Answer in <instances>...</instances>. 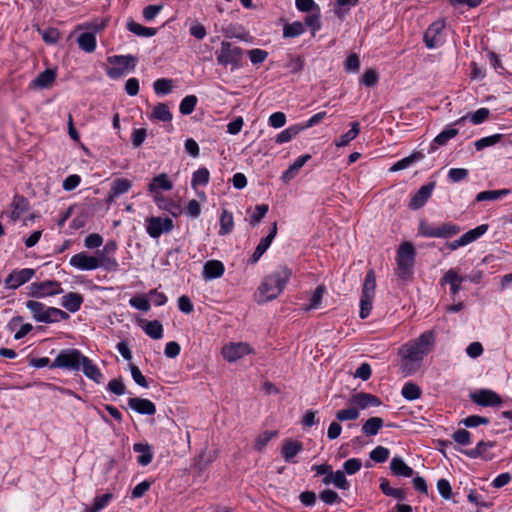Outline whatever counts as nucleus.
<instances>
[{
	"label": "nucleus",
	"instance_id": "nucleus-4",
	"mask_svg": "<svg viewBox=\"0 0 512 512\" xmlns=\"http://www.w3.org/2000/svg\"><path fill=\"white\" fill-rule=\"evenodd\" d=\"M461 227L452 222L433 224L422 219L418 226V235L427 238L449 239L460 233Z\"/></svg>",
	"mask_w": 512,
	"mask_h": 512
},
{
	"label": "nucleus",
	"instance_id": "nucleus-29",
	"mask_svg": "<svg viewBox=\"0 0 512 512\" xmlns=\"http://www.w3.org/2000/svg\"><path fill=\"white\" fill-rule=\"evenodd\" d=\"M345 472L343 470H336L331 472L329 477H324L322 483L324 485L333 484L336 488L340 490H348L350 488V483L345 476Z\"/></svg>",
	"mask_w": 512,
	"mask_h": 512
},
{
	"label": "nucleus",
	"instance_id": "nucleus-23",
	"mask_svg": "<svg viewBox=\"0 0 512 512\" xmlns=\"http://www.w3.org/2000/svg\"><path fill=\"white\" fill-rule=\"evenodd\" d=\"M128 406L131 410L141 415H154L156 413V406L149 399L140 397L129 398Z\"/></svg>",
	"mask_w": 512,
	"mask_h": 512
},
{
	"label": "nucleus",
	"instance_id": "nucleus-19",
	"mask_svg": "<svg viewBox=\"0 0 512 512\" xmlns=\"http://www.w3.org/2000/svg\"><path fill=\"white\" fill-rule=\"evenodd\" d=\"M496 445V442L495 441H484V440H481L477 443L476 447L473 448V449H460L459 451L464 454L465 456H467L468 458H471V459H477V458H481V459H484L485 461H490L493 459V455L492 454H488L486 452V450L488 448H493L495 447Z\"/></svg>",
	"mask_w": 512,
	"mask_h": 512
},
{
	"label": "nucleus",
	"instance_id": "nucleus-48",
	"mask_svg": "<svg viewBox=\"0 0 512 512\" xmlns=\"http://www.w3.org/2000/svg\"><path fill=\"white\" fill-rule=\"evenodd\" d=\"M132 187V181L127 178H116L111 184L113 196H120L127 193Z\"/></svg>",
	"mask_w": 512,
	"mask_h": 512
},
{
	"label": "nucleus",
	"instance_id": "nucleus-8",
	"mask_svg": "<svg viewBox=\"0 0 512 512\" xmlns=\"http://www.w3.org/2000/svg\"><path fill=\"white\" fill-rule=\"evenodd\" d=\"M296 8L301 12H307L305 24L310 29L312 36L322 27L321 12L314 0H295Z\"/></svg>",
	"mask_w": 512,
	"mask_h": 512
},
{
	"label": "nucleus",
	"instance_id": "nucleus-63",
	"mask_svg": "<svg viewBox=\"0 0 512 512\" xmlns=\"http://www.w3.org/2000/svg\"><path fill=\"white\" fill-rule=\"evenodd\" d=\"M379 81V75L374 69H367L363 73L360 82L366 87H373Z\"/></svg>",
	"mask_w": 512,
	"mask_h": 512
},
{
	"label": "nucleus",
	"instance_id": "nucleus-25",
	"mask_svg": "<svg viewBox=\"0 0 512 512\" xmlns=\"http://www.w3.org/2000/svg\"><path fill=\"white\" fill-rule=\"evenodd\" d=\"M224 264L219 260H209L203 266L202 276L205 280H213L223 276Z\"/></svg>",
	"mask_w": 512,
	"mask_h": 512
},
{
	"label": "nucleus",
	"instance_id": "nucleus-59",
	"mask_svg": "<svg viewBox=\"0 0 512 512\" xmlns=\"http://www.w3.org/2000/svg\"><path fill=\"white\" fill-rule=\"evenodd\" d=\"M390 455V450L384 446H377L374 448L369 456L371 460H373L376 463H384L388 460Z\"/></svg>",
	"mask_w": 512,
	"mask_h": 512
},
{
	"label": "nucleus",
	"instance_id": "nucleus-27",
	"mask_svg": "<svg viewBox=\"0 0 512 512\" xmlns=\"http://www.w3.org/2000/svg\"><path fill=\"white\" fill-rule=\"evenodd\" d=\"M391 473L397 477H412L414 470L400 456H394L390 462Z\"/></svg>",
	"mask_w": 512,
	"mask_h": 512
},
{
	"label": "nucleus",
	"instance_id": "nucleus-26",
	"mask_svg": "<svg viewBox=\"0 0 512 512\" xmlns=\"http://www.w3.org/2000/svg\"><path fill=\"white\" fill-rule=\"evenodd\" d=\"M490 115V110L488 108L482 107L476 110L473 113H468L456 121H454V125H463L467 119H469L474 125H479L484 123Z\"/></svg>",
	"mask_w": 512,
	"mask_h": 512
},
{
	"label": "nucleus",
	"instance_id": "nucleus-12",
	"mask_svg": "<svg viewBox=\"0 0 512 512\" xmlns=\"http://www.w3.org/2000/svg\"><path fill=\"white\" fill-rule=\"evenodd\" d=\"M146 232L154 239L159 238L163 233H169L173 227V221L169 217H155L151 216L146 220Z\"/></svg>",
	"mask_w": 512,
	"mask_h": 512
},
{
	"label": "nucleus",
	"instance_id": "nucleus-20",
	"mask_svg": "<svg viewBox=\"0 0 512 512\" xmlns=\"http://www.w3.org/2000/svg\"><path fill=\"white\" fill-rule=\"evenodd\" d=\"M350 403L356 406L358 410H364L371 406L378 407L382 405V401L378 396L366 392H359L352 395Z\"/></svg>",
	"mask_w": 512,
	"mask_h": 512
},
{
	"label": "nucleus",
	"instance_id": "nucleus-45",
	"mask_svg": "<svg viewBox=\"0 0 512 512\" xmlns=\"http://www.w3.org/2000/svg\"><path fill=\"white\" fill-rule=\"evenodd\" d=\"M401 394L402 397L407 401H413L421 397L422 390L417 384L413 382H407L404 384Z\"/></svg>",
	"mask_w": 512,
	"mask_h": 512
},
{
	"label": "nucleus",
	"instance_id": "nucleus-34",
	"mask_svg": "<svg viewBox=\"0 0 512 512\" xmlns=\"http://www.w3.org/2000/svg\"><path fill=\"white\" fill-rule=\"evenodd\" d=\"M379 488L385 496L392 497L397 501H403L406 499V491L401 488L391 487L389 481L386 478L380 479Z\"/></svg>",
	"mask_w": 512,
	"mask_h": 512
},
{
	"label": "nucleus",
	"instance_id": "nucleus-14",
	"mask_svg": "<svg viewBox=\"0 0 512 512\" xmlns=\"http://www.w3.org/2000/svg\"><path fill=\"white\" fill-rule=\"evenodd\" d=\"M254 353L249 344L244 342L229 343L222 348V355L228 362H236L240 358Z\"/></svg>",
	"mask_w": 512,
	"mask_h": 512
},
{
	"label": "nucleus",
	"instance_id": "nucleus-56",
	"mask_svg": "<svg viewBox=\"0 0 512 512\" xmlns=\"http://www.w3.org/2000/svg\"><path fill=\"white\" fill-rule=\"evenodd\" d=\"M336 420L339 422H344L348 420H356L359 417V410L355 407H348L342 410H339L335 414Z\"/></svg>",
	"mask_w": 512,
	"mask_h": 512
},
{
	"label": "nucleus",
	"instance_id": "nucleus-18",
	"mask_svg": "<svg viewBox=\"0 0 512 512\" xmlns=\"http://www.w3.org/2000/svg\"><path fill=\"white\" fill-rule=\"evenodd\" d=\"M276 235H277V223L274 222L268 235L265 236L264 238H262L260 240V242L258 243V245L256 246L255 251L253 252L251 257L248 259V264L254 265L260 260L262 255L270 247V245H271L272 241L274 240V238L276 237Z\"/></svg>",
	"mask_w": 512,
	"mask_h": 512
},
{
	"label": "nucleus",
	"instance_id": "nucleus-54",
	"mask_svg": "<svg viewBox=\"0 0 512 512\" xmlns=\"http://www.w3.org/2000/svg\"><path fill=\"white\" fill-rule=\"evenodd\" d=\"M277 431H264L263 433L259 434L254 442V449L256 451H262L267 444L270 442V440L277 436Z\"/></svg>",
	"mask_w": 512,
	"mask_h": 512
},
{
	"label": "nucleus",
	"instance_id": "nucleus-10",
	"mask_svg": "<svg viewBox=\"0 0 512 512\" xmlns=\"http://www.w3.org/2000/svg\"><path fill=\"white\" fill-rule=\"evenodd\" d=\"M444 29L445 22L443 20L434 21L428 26L423 36V41L428 49H434L444 44Z\"/></svg>",
	"mask_w": 512,
	"mask_h": 512
},
{
	"label": "nucleus",
	"instance_id": "nucleus-31",
	"mask_svg": "<svg viewBox=\"0 0 512 512\" xmlns=\"http://www.w3.org/2000/svg\"><path fill=\"white\" fill-rule=\"evenodd\" d=\"M81 367H82V371H83L84 375L87 378L93 380L97 384L101 383L103 374L100 371V369L98 368V366L96 364H94L90 358L85 356V358L81 364Z\"/></svg>",
	"mask_w": 512,
	"mask_h": 512
},
{
	"label": "nucleus",
	"instance_id": "nucleus-49",
	"mask_svg": "<svg viewBox=\"0 0 512 512\" xmlns=\"http://www.w3.org/2000/svg\"><path fill=\"white\" fill-rule=\"evenodd\" d=\"M172 113L169 110V107L165 103H158L152 111V118L162 121V122H170L172 120Z\"/></svg>",
	"mask_w": 512,
	"mask_h": 512
},
{
	"label": "nucleus",
	"instance_id": "nucleus-46",
	"mask_svg": "<svg viewBox=\"0 0 512 512\" xmlns=\"http://www.w3.org/2000/svg\"><path fill=\"white\" fill-rule=\"evenodd\" d=\"M47 320L44 321L46 324L57 323L69 319V314L65 311L47 306L46 314Z\"/></svg>",
	"mask_w": 512,
	"mask_h": 512
},
{
	"label": "nucleus",
	"instance_id": "nucleus-44",
	"mask_svg": "<svg viewBox=\"0 0 512 512\" xmlns=\"http://www.w3.org/2000/svg\"><path fill=\"white\" fill-rule=\"evenodd\" d=\"M300 132H302V128H300V124L291 125L288 128L281 131L277 135L275 142L277 144L287 143V142L291 141L294 137H296Z\"/></svg>",
	"mask_w": 512,
	"mask_h": 512
},
{
	"label": "nucleus",
	"instance_id": "nucleus-61",
	"mask_svg": "<svg viewBox=\"0 0 512 512\" xmlns=\"http://www.w3.org/2000/svg\"><path fill=\"white\" fill-rule=\"evenodd\" d=\"M344 70L347 73H356L360 69V59L356 53H351L344 61Z\"/></svg>",
	"mask_w": 512,
	"mask_h": 512
},
{
	"label": "nucleus",
	"instance_id": "nucleus-28",
	"mask_svg": "<svg viewBox=\"0 0 512 512\" xmlns=\"http://www.w3.org/2000/svg\"><path fill=\"white\" fill-rule=\"evenodd\" d=\"M95 257L97 258L99 268L107 272H117L119 270V263L115 256L104 254V249L97 250Z\"/></svg>",
	"mask_w": 512,
	"mask_h": 512
},
{
	"label": "nucleus",
	"instance_id": "nucleus-60",
	"mask_svg": "<svg viewBox=\"0 0 512 512\" xmlns=\"http://www.w3.org/2000/svg\"><path fill=\"white\" fill-rule=\"evenodd\" d=\"M129 304L131 307L143 312H147L151 307L150 300L147 299V297L144 295H137L132 297L129 300Z\"/></svg>",
	"mask_w": 512,
	"mask_h": 512
},
{
	"label": "nucleus",
	"instance_id": "nucleus-37",
	"mask_svg": "<svg viewBox=\"0 0 512 512\" xmlns=\"http://www.w3.org/2000/svg\"><path fill=\"white\" fill-rule=\"evenodd\" d=\"M56 76L57 74L55 70L46 69L38 74V76L33 80V84L39 88H49L54 83Z\"/></svg>",
	"mask_w": 512,
	"mask_h": 512
},
{
	"label": "nucleus",
	"instance_id": "nucleus-41",
	"mask_svg": "<svg viewBox=\"0 0 512 512\" xmlns=\"http://www.w3.org/2000/svg\"><path fill=\"white\" fill-rule=\"evenodd\" d=\"M145 325L142 326L144 332L151 337L152 339L158 340L163 337V326L160 321L152 320L146 321L142 320Z\"/></svg>",
	"mask_w": 512,
	"mask_h": 512
},
{
	"label": "nucleus",
	"instance_id": "nucleus-53",
	"mask_svg": "<svg viewBox=\"0 0 512 512\" xmlns=\"http://www.w3.org/2000/svg\"><path fill=\"white\" fill-rule=\"evenodd\" d=\"M502 137H503L502 134H493V135L478 139L477 141L474 142L475 149L477 151H481L484 148L493 146V145L499 143L501 141Z\"/></svg>",
	"mask_w": 512,
	"mask_h": 512
},
{
	"label": "nucleus",
	"instance_id": "nucleus-9",
	"mask_svg": "<svg viewBox=\"0 0 512 512\" xmlns=\"http://www.w3.org/2000/svg\"><path fill=\"white\" fill-rule=\"evenodd\" d=\"M27 295L32 298H46L64 292L61 283L57 280L33 282L27 287Z\"/></svg>",
	"mask_w": 512,
	"mask_h": 512
},
{
	"label": "nucleus",
	"instance_id": "nucleus-30",
	"mask_svg": "<svg viewBox=\"0 0 512 512\" xmlns=\"http://www.w3.org/2000/svg\"><path fill=\"white\" fill-rule=\"evenodd\" d=\"M84 298L81 294L76 292H69L62 298V306L71 313H75L80 310L83 304Z\"/></svg>",
	"mask_w": 512,
	"mask_h": 512
},
{
	"label": "nucleus",
	"instance_id": "nucleus-1",
	"mask_svg": "<svg viewBox=\"0 0 512 512\" xmlns=\"http://www.w3.org/2000/svg\"><path fill=\"white\" fill-rule=\"evenodd\" d=\"M435 341V331L428 330L400 348V369L405 376L412 375L419 369L424 357L433 349Z\"/></svg>",
	"mask_w": 512,
	"mask_h": 512
},
{
	"label": "nucleus",
	"instance_id": "nucleus-55",
	"mask_svg": "<svg viewBox=\"0 0 512 512\" xmlns=\"http://www.w3.org/2000/svg\"><path fill=\"white\" fill-rule=\"evenodd\" d=\"M490 423L489 418L479 415H470L460 421V425H464L467 428H474L479 425H487Z\"/></svg>",
	"mask_w": 512,
	"mask_h": 512
},
{
	"label": "nucleus",
	"instance_id": "nucleus-51",
	"mask_svg": "<svg viewBox=\"0 0 512 512\" xmlns=\"http://www.w3.org/2000/svg\"><path fill=\"white\" fill-rule=\"evenodd\" d=\"M198 103V98L196 95H187L185 96L179 105V111L182 115H190L195 110L196 105Z\"/></svg>",
	"mask_w": 512,
	"mask_h": 512
},
{
	"label": "nucleus",
	"instance_id": "nucleus-62",
	"mask_svg": "<svg viewBox=\"0 0 512 512\" xmlns=\"http://www.w3.org/2000/svg\"><path fill=\"white\" fill-rule=\"evenodd\" d=\"M471 433L466 429H458L452 434V439L459 445L466 446L472 443Z\"/></svg>",
	"mask_w": 512,
	"mask_h": 512
},
{
	"label": "nucleus",
	"instance_id": "nucleus-3",
	"mask_svg": "<svg viewBox=\"0 0 512 512\" xmlns=\"http://www.w3.org/2000/svg\"><path fill=\"white\" fill-rule=\"evenodd\" d=\"M416 249L411 242H402L396 255L397 274L402 280H407L413 275V267L415 263Z\"/></svg>",
	"mask_w": 512,
	"mask_h": 512
},
{
	"label": "nucleus",
	"instance_id": "nucleus-13",
	"mask_svg": "<svg viewBox=\"0 0 512 512\" xmlns=\"http://www.w3.org/2000/svg\"><path fill=\"white\" fill-rule=\"evenodd\" d=\"M470 399L481 407H495L502 403L500 395L490 389L476 390L470 393Z\"/></svg>",
	"mask_w": 512,
	"mask_h": 512
},
{
	"label": "nucleus",
	"instance_id": "nucleus-11",
	"mask_svg": "<svg viewBox=\"0 0 512 512\" xmlns=\"http://www.w3.org/2000/svg\"><path fill=\"white\" fill-rule=\"evenodd\" d=\"M36 274V270L32 268L14 269L4 280L6 289L16 290L20 286L28 283Z\"/></svg>",
	"mask_w": 512,
	"mask_h": 512
},
{
	"label": "nucleus",
	"instance_id": "nucleus-21",
	"mask_svg": "<svg viewBox=\"0 0 512 512\" xmlns=\"http://www.w3.org/2000/svg\"><path fill=\"white\" fill-rule=\"evenodd\" d=\"M466 281V277L459 275L458 271L454 268L449 269L440 279L442 285L448 284L450 286V294L454 298L462 289L461 284Z\"/></svg>",
	"mask_w": 512,
	"mask_h": 512
},
{
	"label": "nucleus",
	"instance_id": "nucleus-39",
	"mask_svg": "<svg viewBox=\"0 0 512 512\" xmlns=\"http://www.w3.org/2000/svg\"><path fill=\"white\" fill-rule=\"evenodd\" d=\"M383 425L384 420L381 417H371L362 425L361 431L368 437L375 436Z\"/></svg>",
	"mask_w": 512,
	"mask_h": 512
},
{
	"label": "nucleus",
	"instance_id": "nucleus-32",
	"mask_svg": "<svg viewBox=\"0 0 512 512\" xmlns=\"http://www.w3.org/2000/svg\"><path fill=\"white\" fill-rule=\"evenodd\" d=\"M133 450L136 453H140L137 457V463L140 466H147L152 462L154 454L152 447L149 444L135 443L133 445Z\"/></svg>",
	"mask_w": 512,
	"mask_h": 512
},
{
	"label": "nucleus",
	"instance_id": "nucleus-50",
	"mask_svg": "<svg viewBox=\"0 0 512 512\" xmlns=\"http://www.w3.org/2000/svg\"><path fill=\"white\" fill-rule=\"evenodd\" d=\"M375 289H376L375 271L373 269H370L366 273L361 295L375 296Z\"/></svg>",
	"mask_w": 512,
	"mask_h": 512
},
{
	"label": "nucleus",
	"instance_id": "nucleus-58",
	"mask_svg": "<svg viewBox=\"0 0 512 512\" xmlns=\"http://www.w3.org/2000/svg\"><path fill=\"white\" fill-rule=\"evenodd\" d=\"M374 300V296L370 295H361L360 297V311L359 317L361 319H366L372 310V303Z\"/></svg>",
	"mask_w": 512,
	"mask_h": 512
},
{
	"label": "nucleus",
	"instance_id": "nucleus-33",
	"mask_svg": "<svg viewBox=\"0 0 512 512\" xmlns=\"http://www.w3.org/2000/svg\"><path fill=\"white\" fill-rule=\"evenodd\" d=\"M173 188V183L169 179L166 173H161L151 180L148 185V190L152 193L158 192L159 190L168 191Z\"/></svg>",
	"mask_w": 512,
	"mask_h": 512
},
{
	"label": "nucleus",
	"instance_id": "nucleus-36",
	"mask_svg": "<svg viewBox=\"0 0 512 512\" xmlns=\"http://www.w3.org/2000/svg\"><path fill=\"white\" fill-rule=\"evenodd\" d=\"M424 157H425V155L421 151H414L409 156L404 157V158L400 159L399 161H397L395 164H393V166L390 168V171L396 172V171L406 169L413 163L424 159Z\"/></svg>",
	"mask_w": 512,
	"mask_h": 512
},
{
	"label": "nucleus",
	"instance_id": "nucleus-5",
	"mask_svg": "<svg viewBox=\"0 0 512 512\" xmlns=\"http://www.w3.org/2000/svg\"><path fill=\"white\" fill-rule=\"evenodd\" d=\"M137 61V57L132 54L109 56L107 62L112 66L107 67L106 74L110 79H118L128 72L134 71Z\"/></svg>",
	"mask_w": 512,
	"mask_h": 512
},
{
	"label": "nucleus",
	"instance_id": "nucleus-24",
	"mask_svg": "<svg viewBox=\"0 0 512 512\" xmlns=\"http://www.w3.org/2000/svg\"><path fill=\"white\" fill-rule=\"evenodd\" d=\"M303 450L302 442L298 440L285 439L281 450V455L285 462L296 463L295 456Z\"/></svg>",
	"mask_w": 512,
	"mask_h": 512
},
{
	"label": "nucleus",
	"instance_id": "nucleus-40",
	"mask_svg": "<svg viewBox=\"0 0 512 512\" xmlns=\"http://www.w3.org/2000/svg\"><path fill=\"white\" fill-rule=\"evenodd\" d=\"M210 181V172L206 167H200L192 174L191 187L196 190L199 186H207Z\"/></svg>",
	"mask_w": 512,
	"mask_h": 512
},
{
	"label": "nucleus",
	"instance_id": "nucleus-38",
	"mask_svg": "<svg viewBox=\"0 0 512 512\" xmlns=\"http://www.w3.org/2000/svg\"><path fill=\"white\" fill-rule=\"evenodd\" d=\"M350 130L342 134L338 139L335 140L337 147L347 146L352 140H354L360 133V124L357 121L350 123Z\"/></svg>",
	"mask_w": 512,
	"mask_h": 512
},
{
	"label": "nucleus",
	"instance_id": "nucleus-43",
	"mask_svg": "<svg viewBox=\"0 0 512 512\" xmlns=\"http://www.w3.org/2000/svg\"><path fill=\"white\" fill-rule=\"evenodd\" d=\"M305 21H294L292 23H287L283 27V37L284 38H294L298 37L305 32Z\"/></svg>",
	"mask_w": 512,
	"mask_h": 512
},
{
	"label": "nucleus",
	"instance_id": "nucleus-17",
	"mask_svg": "<svg viewBox=\"0 0 512 512\" xmlns=\"http://www.w3.org/2000/svg\"><path fill=\"white\" fill-rule=\"evenodd\" d=\"M104 28L105 24L102 22L101 24L94 25L93 32L81 33L77 38L79 48L86 53H93L97 46L96 32H99Z\"/></svg>",
	"mask_w": 512,
	"mask_h": 512
},
{
	"label": "nucleus",
	"instance_id": "nucleus-47",
	"mask_svg": "<svg viewBox=\"0 0 512 512\" xmlns=\"http://www.w3.org/2000/svg\"><path fill=\"white\" fill-rule=\"evenodd\" d=\"M489 229V225L488 224H481L477 227H475L474 229H471L469 231H467L466 233H464L462 235V238L465 242V245H468L474 241H476L477 239H479L481 236H483Z\"/></svg>",
	"mask_w": 512,
	"mask_h": 512
},
{
	"label": "nucleus",
	"instance_id": "nucleus-2",
	"mask_svg": "<svg viewBox=\"0 0 512 512\" xmlns=\"http://www.w3.org/2000/svg\"><path fill=\"white\" fill-rule=\"evenodd\" d=\"M292 276V270L287 265L278 266L267 275L258 287L259 303L276 299L285 289Z\"/></svg>",
	"mask_w": 512,
	"mask_h": 512
},
{
	"label": "nucleus",
	"instance_id": "nucleus-15",
	"mask_svg": "<svg viewBox=\"0 0 512 512\" xmlns=\"http://www.w3.org/2000/svg\"><path fill=\"white\" fill-rule=\"evenodd\" d=\"M436 187V181H430L421 186L414 194L411 195L408 207L411 210H418L422 208L432 195Z\"/></svg>",
	"mask_w": 512,
	"mask_h": 512
},
{
	"label": "nucleus",
	"instance_id": "nucleus-42",
	"mask_svg": "<svg viewBox=\"0 0 512 512\" xmlns=\"http://www.w3.org/2000/svg\"><path fill=\"white\" fill-rule=\"evenodd\" d=\"M220 228L218 231V234L221 236L228 235L232 232L234 227V220H233V214L223 209L221 215H220Z\"/></svg>",
	"mask_w": 512,
	"mask_h": 512
},
{
	"label": "nucleus",
	"instance_id": "nucleus-16",
	"mask_svg": "<svg viewBox=\"0 0 512 512\" xmlns=\"http://www.w3.org/2000/svg\"><path fill=\"white\" fill-rule=\"evenodd\" d=\"M69 264L72 267L81 271H90L99 268L97 258L94 255H90L85 251L74 254L70 258Z\"/></svg>",
	"mask_w": 512,
	"mask_h": 512
},
{
	"label": "nucleus",
	"instance_id": "nucleus-35",
	"mask_svg": "<svg viewBox=\"0 0 512 512\" xmlns=\"http://www.w3.org/2000/svg\"><path fill=\"white\" fill-rule=\"evenodd\" d=\"M25 304L36 322L44 323V321L47 320V317L45 316L47 306L44 303L36 300H28Z\"/></svg>",
	"mask_w": 512,
	"mask_h": 512
},
{
	"label": "nucleus",
	"instance_id": "nucleus-22",
	"mask_svg": "<svg viewBox=\"0 0 512 512\" xmlns=\"http://www.w3.org/2000/svg\"><path fill=\"white\" fill-rule=\"evenodd\" d=\"M454 122L447 127H445L444 130H442L430 143L428 153L435 152L439 146H444L448 143L449 140L456 137L459 133V130L454 128Z\"/></svg>",
	"mask_w": 512,
	"mask_h": 512
},
{
	"label": "nucleus",
	"instance_id": "nucleus-57",
	"mask_svg": "<svg viewBox=\"0 0 512 512\" xmlns=\"http://www.w3.org/2000/svg\"><path fill=\"white\" fill-rule=\"evenodd\" d=\"M269 206L267 204L256 205L252 215L250 216L249 222L251 226H256L268 213Z\"/></svg>",
	"mask_w": 512,
	"mask_h": 512
},
{
	"label": "nucleus",
	"instance_id": "nucleus-64",
	"mask_svg": "<svg viewBox=\"0 0 512 512\" xmlns=\"http://www.w3.org/2000/svg\"><path fill=\"white\" fill-rule=\"evenodd\" d=\"M362 467V461L359 458H350L343 463V471L348 475L356 474Z\"/></svg>",
	"mask_w": 512,
	"mask_h": 512
},
{
	"label": "nucleus",
	"instance_id": "nucleus-7",
	"mask_svg": "<svg viewBox=\"0 0 512 512\" xmlns=\"http://www.w3.org/2000/svg\"><path fill=\"white\" fill-rule=\"evenodd\" d=\"M85 358L82 352L75 348L63 349L50 365V369L60 368L65 370L79 371Z\"/></svg>",
	"mask_w": 512,
	"mask_h": 512
},
{
	"label": "nucleus",
	"instance_id": "nucleus-6",
	"mask_svg": "<svg viewBox=\"0 0 512 512\" xmlns=\"http://www.w3.org/2000/svg\"><path fill=\"white\" fill-rule=\"evenodd\" d=\"M217 63L221 66H231L232 70L242 66L243 49L229 41H222L216 56Z\"/></svg>",
	"mask_w": 512,
	"mask_h": 512
},
{
	"label": "nucleus",
	"instance_id": "nucleus-52",
	"mask_svg": "<svg viewBox=\"0 0 512 512\" xmlns=\"http://www.w3.org/2000/svg\"><path fill=\"white\" fill-rule=\"evenodd\" d=\"M173 81L168 78H159L154 81L153 89L157 95H166L172 91Z\"/></svg>",
	"mask_w": 512,
	"mask_h": 512
}]
</instances>
